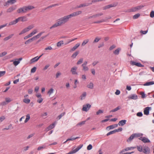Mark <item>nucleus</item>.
<instances>
[{
	"label": "nucleus",
	"instance_id": "1",
	"mask_svg": "<svg viewBox=\"0 0 154 154\" xmlns=\"http://www.w3.org/2000/svg\"><path fill=\"white\" fill-rule=\"evenodd\" d=\"M82 13V12L81 11H78L69 15L64 16L59 19L57 20V22L50 27V29H51L58 26H62L67 22L70 18L78 15L81 14Z\"/></svg>",
	"mask_w": 154,
	"mask_h": 154
},
{
	"label": "nucleus",
	"instance_id": "2",
	"mask_svg": "<svg viewBox=\"0 0 154 154\" xmlns=\"http://www.w3.org/2000/svg\"><path fill=\"white\" fill-rule=\"evenodd\" d=\"M43 32H41L38 33L37 35L34 36L32 38L29 39L25 42V44H28L34 40L38 38L42 35Z\"/></svg>",
	"mask_w": 154,
	"mask_h": 154
},
{
	"label": "nucleus",
	"instance_id": "3",
	"mask_svg": "<svg viewBox=\"0 0 154 154\" xmlns=\"http://www.w3.org/2000/svg\"><path fill=\"white\" fill-rule=\"evenodd\" d=\"M34 27V25L33 24H32L29 26L23 29L19 33V35H21L28 32L30 30L32 29Z\"/></svg>",
	"mask_w": 154,
	"mask_h": 154
},
{
	"label": "nucleus",
	"instance_id": "4",
	"mask_svg": "<svg viewBox=\"0 0 154 154\" xmlns=\"http://www.w3.org/2000/svg\"><path fill=\"white\" fill-rule=\"evenodd\" d=\"M143 6V5H139L137 6L136 7H133L131 8L130 9H129L126 12H135L136 11L140 9H142Z\"/></svg>",
	"mask_w": 154,
	"mask_h": 154
},
{
	"label": "nucleus",
	"instance_id": "5",
	"mask_svg": "<svg viewBox=\"0 0 154 154\" xmlns=\"http://www.w3.org/2000/svg\"><path fill=\"white\" fill-rule=\"evenodd\" d=\"M117 5V3H115L113 4H111L110 5H109L105 6L103 7V10H105L107 9H109L112 7H116Z\"/></svg>",
	"mask_w": 154,
	"mask_h": 154
},
{
	"label": "nucleus",
	"instance_id": "6",
	"mask_svg": "<svg viewBox=\"0 0 154 154\" xmlns=\"http://www.w3.org/2000/svg\"><path fill=\"white\" fill-rule=\"evenodd\" d=\"M130 63L132 66L135 65L139 67H142L143 66L140 63L137 62L132 60L130 61Z\"/></svg>",
	"mask_w": 154,
	"mask_h": 154
},
{
	"label": "nucleus",
	"instance_id": "7",
	"mask_svg": "<svg viewBox=\"0 0 154 154\" xmlns=\"http://www.w3.org/2000/svg\"><path fill=\"white\" fill-rule=\"evenodd\" d=\"M77 67L74 66L72 67L70 70V72L72 75H77L78 73L77 72Z\"/></svg>",
	"mask_w": 154,
	"mask_h": 154
},
{
	"label": "nucleus",
	"instance_id": "8",
	"mask_svg": "<svg viewBox=\"0 0 154 154\" xmlns=\"http://www.w3.org/2000/svg\"><path fill=\"white\" fill-rule=\"evenodd\" d=\"M91 107V105L89 104H87L83 106L82 110L84 111L87 112Z\"/></svg>",
	"mask_w": 154,
	"mask_h": 154
},
{
	"label": "nucleus",
	"instance_id": "9",
	"mask_svg": "<svg viewBox=\"0 0 154 154\" xmlns=\"http://www.w3.org/2000/svg\"><path fill=\"white\" fill-rule=\"evenodd\" d=\"M151 109V107H147L145 108L143 111L144 114L146 115H148L149 114V111Z\"/></svg>",
	"mask_w": 154,
	"mask_h": 154
},
{
	"label": "nucleus",
	"instance_id": "10",
	"mask_svg": "<svg viewBox=\"0 0 154 154\" xmlns=\"http://www.w3.org/2000/svg\"><path fill=\"white\" fill-rule=\"evenodd\" d=\"M25 6L19 8L17 10V12L18 13H25L26 12V10H25Z\"/></svg>",
	"mask_w": 154,
	"mask_h": 154
},
{
	"label": "nucleus",
	"instance_id": "11",
	"mask_svg": "<svg viewBox=\"0 0 154 154\" xmlns=\"http://www.w3.org/2000/svg\"><path fill=\"white\" fill-rule=\"evenodd\" d=\"M142 152L145 154H149L150 152L149 149L147 146H144Z\"/></svg>",
	"mask_w": 154,
	"mask_h": 154
},
{
	"label": "nucleus",
	"instance_id": "12",
	"mask_svg": "<svg viewBox=\"0 0 154 154\" xmlns=\"http://www.w3.org/2000/svg\"><path fill=\"white\" fill-rule=\"evenodd\" d=\"M43 55V54H42V55H41L39 57H38V56H37V57H35L32 59L30 60L31 63H34L35 62L39 60V59Z\"/></svg>",
	"mask_w": 154,
	"mask_h": 154
},
{
	"label": "nucleus",
	"instance_id": "13",
	"mask_svg": "<svg viewBox=\"0 0 154 154\" xmlns=\"http://www.w3.org/2000/svg\"><path fill=\"white\" fill-rule=\"evenodd\" d=\"M17 8L16 6L15 5L13 6H12L8 9L7 10V12H11L14 10L16 9Z\"/></svg>",
	"mask_w": 154,
	"mask_h": 154
},
{
	"label": "nucleus",
	"instance_id": "14",
	"mask_svg": "<svg viewBox=\"0 0 154 154\" xmlns=\"http://www.w3.org/2000/svg\"><path fill=\"white\" fill-rule=\"evenodd\" d=\"M18 21H21L22 22L26 21L27 20V18L25 16L20 17L17 18Z\"/></svg>",
	"mask_w": 154,
	"mask_h": 154
},
{
	"label": "nucleus",
	"instance_id": "15",
	"mask_svg": "<svg viewBox=\"0 0 154 154\" xmlns=\"http://www.w3.org/2000/svg\"><path fill=\"white\" fill-rule=\"evenodd\" d=\"M137 96L136 94H131L128 97V99H130L136 100L137 99Z\"/></svg>",
	"mask_w": 154,
	"mask_h": 154
},
{
	"label": "nucleus",
	"instance_id": "16",
	"mask_svg": "<svg viewBox=\"0 0 154 154\" xmlns=\"http://www.w3.org/2000/svg\"><path fill=\"white\" fill-rule=\"evenodd\" d=\"M140 139L141 140L143 143H147L150 142L149 140L146 137H142Z\"/></svg>",
	"mask_w": 154,
	"mask_h": 154
},
{
	"label": "nucleus",
	"instance_id": "17",
	"mask_svg": "<svg viewBox=\"0 0 154 154\" xmlns=\"http://www.w3.org/2000/svg\"><path fill=\"white\" fill-rule=\"evenodd\" d=\"M126 120H122L119 122L118 123V125L119 126H123L126 124Z\"/></svg>",
	"mask_w": 154,
	"mask_h": 154
},
{
	"label": "nucleus",
	"instance_id": "18",
	"mask_svg": "<svg viewBox=\"0 0 154 154\" xmlns=\"http://www.w3.org/2000/svg\"><path fill=\"white\" fill-rule=\"evenodd\" d=\"M18 22L17 18L15 20L12 21L10 22L9 23V25L11 26L16 24Z\"/></svg>",
	"mask_w": 154,
	"mask_h": 154
},
{
	"label": "nucleus",
	"instance_id": "19",
	"mask_svg": "<svg viewBox=\"0 0 154 154\" xmlns=\"http://www.w3.org/2000/svg\"><path fill=\"white\" fill-rule=\"evenodd\" d=\"M25 10H26V11H27L28 10H32L33 9L35 8V7L32 6V5H29L27 6H25Z\"/></svg>",
	"mask_w": 154,
	"mask_h": 154
},
{
	"label": "nucleus",
	"instance_id": "20",
	"mask_svg": "<svg viewBox=\"0 0 154 154\" xmlns=\"http://www.w3.org/2000/svg\"><path fill=\"white\" fill-rule=\"evenodd\" d=\"M16 2V1L15 0H9L7 1L6 3V5H8L9 4H13L15 3Z\"/></svg>",
	"mask_w": 154,
	"mask_h": 154
},
{
	"label": "nucleus",
	"instance_id": "21",
	"mask_svg": "<svg viewBox=\"0 0 154 154\" xmlns=\"http://www.w3.org/2000/svg\"><path fill=\"white\" fill-rule=\"evenodd\" d=\"M38 32V30L37 29H34L29 34L32 37Z\"/></svg>",
	"mask_w": 154,
	"mask_h": 154
},
{
	"label": "nucleus",
	"instance_id": "22",
	"mask_svg": "<svg viewBox=\"0 0 154 154\" xmlns=\"http://www.w3.org/2000/svg\"><path fill=\"white\" fill-rule=\"evenodd\" d=\"M17 60H18L15 61L13 62V64L15 66L17 65L20 63V61L22 60V58H20L19 59H17Z\"/></svg>",
	"mask_w": 154,
	"mask_h": 154
},
{
	"label": "nucleus",
	"instance_id": "23",
	"mask_svg": "<svg viewBox=\"0 0 154 154\" xmlns=\"http://www.w3.org/2000/svg\"><path fill=\"white\" fill-rule=\"evenodd\" d=\"M118 125L117 124H115L109 126L107 127L106 129L109 128V129H112L115 128L116 127L118 126Z\"/></svg>",
	"mask_w": 154,
	"mask_h": 154
},
{
	"label": "nucleus",
	"instance_id": "24",
	"mask_svg": "<svg viewBox=\"0 0 154 154\" xmlns=\"http://www.w3.org/2000/svg\"><path fill=\"white\" fill-rule=\"evenodd\" d=\"M121 50V49L120 48H119L116 50L115 51H113V53L114 54L118 55L119 54V53L120 50Z\"/></svg>",
	"mask_w": 154,
	"mask_h": 154
},
{
	"label": "nucleus",
	"instance_id": "25",
	"mask_svg": "<svg viewBox=\"0 0 154 154\" xmlns=\"http://www.w3.org/2000/svg\"><path fill=\"white\" fill-rule=\"evenodd\" d=\"M80 43H77L71 49L72 51H74L76 50L80 45Z\"/></svg>",
	"mask_w": 154,
	"mask_h": 154
},
{
	"label": "nucleus",
	"instance_id": "26",
	"mask_svg": "<svg viewBox=\"0 0 154 154\" xmlns=\"http://www.w3.org/2000/svg\"><path fill=\"white\" fill-rule=\"evenodd\" d=\"M23 101L25 103L28 104L30 102V100L28 98H24L23 100Z\"/></svg>",
	"mask_w": 154,
	"mask_h": 154
},
{
	"label": "nucleus",
	"instance_id": "27",
	"mask_svg": "<svg viewBox=\"0 0 154 154\" xmlns=\"http://www.w3.org/2000/svg\"><path fill=\"white\" fill-rule=\"evenodd\" d=\"M153 84H154V82L151 81L146 82V83H145L143 85L144 86H149Z\"/></svg>",
	"mask_w": 154,
	"mask_h": 154
},
{
	"label": "nucleus",
	"instance_id": "28",
	"mask_svg": "<svg viewBox=\"0 0 154 154\" xmlns=\"http://www.w3.org/2000/svg\"><path fill=\"white\" fill-rule=\"evenodd\" d=\"M86 95V93L85 92H83L81 95L80 96V98L81 100H82L85 98Z\"/></svg>",
	"mask_w": 154,
	"mask_h": 154
},
{
	"label": "nucleus",
	"instance_id": "29",
	"mask_svg": "<svg viewBox=\"0 0 154 154\" xmlns=\"http://www.w3.org/2000/svg\"><path fill=\"white\" fill-rule=\"evenodd\" d=\"M87 87L89 88L92 89L94 87V85L92 82H90L89 84H88L87 85Z\"/></svg>",
	"mask_w": 154,
	"mask_h": 154
},
{
	"label": "nucleus",
	"instance_id": "30",
	"mask_svg": "<svg viewBox=\"0 0 154 154\" xmlns=\"http://www.w3.org/2000/svg\"><path fill=\"white\" fill-rule=\"evenodd\" d=\"M13 35H14L13 34L10 35L8 36L5 37L4 39V40L5 41H7V40H8L9 39H10L12 37Z\"/></svg>",
	"mask_w": 154,
	"mask_h": 154
},
{
	"label": "nucleus",
	"instance_id": "31",
	"mask_svg": "<svg viewBox=\"0 0 154 154\" xmlns=\"http://www.w3.org/2000/svg\"><path fill=\"white\" fill-rule=\"evenodd\" d=\"M121 109V107L120 106H118L114 109H113L110 111V112H116L118 110L120 109Z\"/></svg>",
	"mask_w": 154,
	"mask_h": 154
},
{
	"label": "nucleus",
	"instance_id": "32",
	"mask_svg": "<svg viewBox=\"0 0 154 154\" xmlns=\"http://www.w3.org/2000/svg\"><path fill=\"white\" fill-rule=\"evenodd\" d=\"M54 91V89L53 88H51L48 91L47 93L50 96L53 93Z\"/></svg>",
	"mask_w": 154,
	"mask_h": 154
},
{
	"label": "nucleus",
	"instance_id": "33",
	"mask_svg": "<svg viewBox=\"0 0 154 154\" xmlns=\"http://www.w3.org/2000/svg\"><path fill=\"white\" fill-rule=\"evenodd\" d=\"M56 122H54L52 124L50 125L48 127V128L50 130L53 129L54 127V126L56 124Z\"/></svg>",
	"mask_w": 154,
	"mask_h": 154
},
{
	"label": "nucleus",
	"instance_id": "34",
	"mask_svg": "<svg viewBox=\"0 0 154 154\" xmlns=\"http://www.w3.org/2000/svg\"><path fill=\"white\" fill-rule=\"evenodd\" d=\"M64 44L63 41H61L57 43V46L58 47H60L62 45Z\"/></svg>",
	"mask_w": 154,
	"mask_h": 154
},
{
	"label": "nucleus",
	"instance_id": "35",
	"mask_svg": "<svg viewBox=\"0 0 154 154\" xmlns=\"http://www.w3.org/2000/svg\"><path fill=\"white\" fill-rule=\"evenodd\" d=\"M89 41V39H86L84 40L82 44V45L84 46L87 43H88Z\"/></svg>",
	"mask_w": 154,
	"mask_h": 154
},
{
	"label": "nucleus",
	"instance_id": "36",
	"mask_svg": "<svg viewBox=\"0 0 154 154\" xmlns=\"http://www.w3.org/2000/svg\"><path fill=\"white\" fill-rule=\"evenodd\" d=\"M134 135V134H132L130 136V137H129L128 139L127 140V141L128 142L131 141L132 140H133L135 137Z\"/></svg>",
	"mask_w": 154,
	"mask_h": 154
},
{
	"label": "nucleus",
	"instance_id": "37",
	"mask_svg": "<svg viewBox=\"0 0 154 154\" xmlns=\"http://www.w3.org/2000/svg\"><path fill=\"white\" fill-rule=\"evenodd\" d=\"M79 53L78 51H76L72 55V57L73 58H75Z\"/></svg>",
	"mask_w": 154,
	"mask_h": 154
},
{
	"label": "nucleus",
	"instance_id": "38",
	"mask_svg": "<svg viewBox=\"0 0 154 154\" xmlns=\"http://www.w3.org/2000/svg\"><path fill=\"white\" fill-rule=\"evenodd\" d=\"M30 119V115L29 114H27L26 115V118L24 122L25 123L27 122Z\"/></svg>",
	"mask_w": 154,
	"mask_h": 154
},
{
	"label": "nucleus",
	"instance_id": "39",
	"mask_svg": "<svg viewBox=\"0 0 154 154\" xmlns=\"http://www.w3.org/2000/svg\"><path fill=\"white\" fill-rule=\"evenodd\" d=\"M137 148L138 151L140 152H142L143 151V148L142 146H137Z\"/></svg>",
	"mask_w": 154,
	"mask_h": 154
},
{
	"label": "nucleus",
	"instance_id": "40",
	"mask_svg": "<svg viewBox=\"0 0 154 154\" xmlns=\"http://www.w3.org/2000/svg\"><path fill=\"white\" fill-rule=\"evenodd\" d=\"M77 151L76 150V149H74L68 152L67 154H72L73 153H75L77 152Z\"/></svg>",
	"mask_w": 154,
	"mask_h": 154
},
{
	"label": "nucleus",
	"instance_id": "41",
	"mask_svg": "<svg viewBox=\"0 0 154 154\" xmlns=\"http://www.w3.org/2000/svg\"><path fill=\"white\" fill-rule=\"evenodd\" d=\"M83 67L82 70L85 71H86L88 70V68L86 66H82Z\"/></svg>",
	"mask_w": 154,
	"mask_h": 154
},
{
	"label": "nucleus",
	"instance_id": "42",
	"mask_svg": "<svg viewBox=\"0 0 154 154\" xmlns=\"http://www.w3.org/2000/svg\"><path fill=\"white\" fill-rule=\"evenodd\" d=\"M115 133H116V132H115V130H114L113 131H111L110 132H108L106 134V135H107V136H109V135H110L111 134H114Z\"/></svg>",
	"mask_w": 154,
	"mask_h": 154
},
{
	"label": "nucleus",
	"instance_id": "43",
	"mask_svg": "<svg viewBox=\"0 0 154 154\" xmlns=\"http://www.w3.org/2000/svg\"><path fill=\"white\" fill-rule=\"evenodd\" d=\"M7 54V52L6 51L0 53V57H2L5 55Z\"/></svg>",
	"mask_w": 154,
	"mask_h": 154
},
{
	"label": "nucleus",
	"instance_id": "44",
	"mask_svg": "<svg viewBox=\"0 0 154 154\" xmlns=\"http://www.w3.org/2000/svg\"><path fill=\"white\" fill-rule=\"evenodd\" d=\"M86 122V121H83L82 122H79V123H78L77 125L78 126V125H83L85 124Z\"/></svg>",
	"mask_w": 154,
	"mask_h": 154
},
{
	"label": "nucleus",
	"instance_id": "45",
	"mask_svg": "<svg viewBox=\"0 0 154 154\" xmlns=\"http://www.w3.org/2000/svg\"><path fill=\"white\" fill-rule=\"evenodd\" d=\"M140 14H137L133 16V18L134 19H136L139 17Z\"/></svg>",
	"mask_w": 154,
	"mask_h": 154
},
{
	"label": "nucleus",
	"instance_id": "46",
	"mask_svg": "<svg viewBox=\"0 0 154 154\" xmlns=\"http://www.w3.org/2000/svg\"><path fill=\"white\" fill-rule=\"evenodd\" d=\"M83 61V58H82L80 59L77 62V64L79 65V64H81V63H82Z\"/></svg>",
	"mask_w": 154,
	"mask_h": 154
},
{
	"label": "nucleus",
	"instance_id": "47",
	"mask_svg": "<svg viewBox=\"0 0 154 154\" xmlns=\"http://www.w3.org/2000/svg\"><path fill=\"white\" fill-rule=\"evenodd\" d=\"M134 134L135 137H140L142 135V134Z\"/></svg>",
	"mask_w": 154,
	"mask_h": 154
},
{
	"label": "nucleus",
	"instance_id": "48",
	"mask_svg": "<svg viewBox=\"0 0 154 154\" xmlns=\"http://www.w3.org/2000/svg\"><path fill=\"white\" fill-rule=\"evenodd\" d=\"M5 101L6 103H8L11 102L12 100L11 99V98H5Z\"/></svg>",
	"mask_w": 154,
	"mask_h": 154
},
{
	"label": "nucleus",
	"instance_id": "49",
	"mask_svg": "<svg viewBox=\"0 0 154 154\" xmlns=\"http://www.w3.org/2000/svg\"><path fill=\"white\" fill-rule=\"evenodd\" d=\"M78 138H79V137H77L75 138H68L66 140V141H72V140H75L76 139Z\"/></svg>",
	"mask_w": 154,
	"mask_h": 154
},
{
	"label": "nucleus",
	"instance_id": "50",
	"mask_svg": "<svg viewBox=\"0 0 154 154\" xmlns=\"http://www.w3.org/2000/svg\"><path fill=\"white\" fill-rule=\"evenodd\" d=\"M73 41H74V39H69L67 42L65 43V45H66L67 44H68L70 42H72Z\"/></svg>",
	"mask_w": 154,
	"mask_h": 154
},
{
	"label": "nucleus",
	"instance_id": "51",
	"mask_svg": "<svg viewBox=\"0 0 154 154\" xmlns=\"http://www.w3.org/2000/svg\"><path fill=\"white\" fill-rule=\"evenodd\" d=\"M100 39V38H99L98 37H96L94 41V42H97Z\"/></svg>",
	"mask_w": 154,
	"mask_h": 154
},
{
	"label": "nucleus",
	"instance_id": "52",
	"mask_svg": "<svg viewBox=\"0 0 154 154\" xmlns=\"http://www.w3.org/2000/svg\"><path fill=\"white\" fill-rule=\"evenodd\" d=\"M6 72L5 71H1L0 72V77L4 75L5 74Z\"/></svg>",
	"mask_w": 154,
	"mask_h": 154
},
{
	"label": "nucleus",
	"instance_id": "53",
	"mask_svg": "<svg viewBox=\"0 0 154 154\" xmlns=\"http://www.w3.org/2000/svg\"><path fill=\"white\" fill-rule=\"evenodd\" d=\"M83 146V145H80L79 146L75 149L78 151L80 149H81Z\"/></svg>",
	"mask_w": 154,
	"mask_h": 154
},
{
	"label": "nucleus",
	"instance_id": "54",
	"mask_svg": "<svg viewBox=\"0 0 154 154\" xmlns=\"http://www.w3.org/2000/svg\"><path fill=\"white\" fill-rule=\"evenodd\" d=\"M116 133V132H120L122 130V128H120L118 129H115Z\"/></svg>",
	"mask_w": 154,
	"mask_h": 154
},
{
	"label": "nucleus",
	"instance_id": "55",
	"mask_svg": "<svg viewBox=\"0 0 154 154\" xmlns=\"http://www.w3.org/2000/svg\"><path fill=\"white\" fill-rule=\"evenodd\" d=\"M136 148V147H127V148H126L125 149V151H127L131 149H134Z\"/></svg>",
	"mask_w": 154,
	"mask_h": 154
},
{
	"label": "nucleus",
	"instance_id": "56",
	"mask_svg": "<svg viewBox=\"0 0 154 154\" xmlns=\"http://www.w3.org/2000/svg\"><path fill=\"white\" fill-rule=\"evenodd\" d=\"M140 94L142 98H144L146 97L145 94L143 92H141L140 93Z\"/></svg>",
	"mask_w": 154,
	"mask_h": 154
},
{
	"label": "nucleus",
	"instance_id": "57",
	"mask_svg": "<svg viewBox=\"0 0 154 154\" xmlns=\"http://www.w3.org/2000/svg\"><path fill=\"white\" fill-rule=\"evenodd\" d=\"M103 111L102 110H99L96 112V114L97 115H99L100 114L102 113Z\"/></svg>",
	"mask_w": 154,
	"mask_h": 154
},
{
	"label": "nucleus",
	"instance_id": "58",
	"mask_svg": "<svg viewBox=\"0 0 154 154\" xmlns=\"http://www.w3.org/2000/svg\"><path fill=\"white\" fill-rule=\"evenodd\" d=\"M150 16L152 18H153L154 17V11H152L151 12L150 14Z\"/></svg>",
	"mask_w": 154,
	"mask_h": 154
},
{
	"label": "nucleus",
	"instance_id": "59",
	"mask_svg": "<svg viewBox=\"0 0 154 154\" xmlns=\"http://www.w3.org/2000/svg\"><path fill=\"white\" fill-rule=\"evenodd\" d=\"M61 73L59 72H57L56 74V78H58L59 76L61 75Z\"/></svg>",
	"mask_w": 154,
	"mask_h": 154
},
{
	"label": "nucleus",
	"instance_id": "60",
	"mask_svg": "<svg viewBox=\"0 0 154 154\" xmlns=\"http://www.w3.org/2000/svg\"><path fill=\"white\" fill-rule=\"evenodd\" d=\"M92 148V146L91 144H89L87 147V149L88 150H90Z\"/></svg>",
	"mask_w": 154,
	"mask_h": 154
},
{
	"label": "nucleus",
	"instance_id": "61",
	"mask_svg": "<svg viewBox=\"0 0 154 154\" xmlns=\"http://www.w3.org/2000/svg\"><path fill=\"white\" fill-rule=\"evenodd\" d=\"M36 67H33L31 69V72H32V73L35 72V71H36Z\"/></svg>",
	"mask_w": 154,
	"mask_h": 154
},
{
	"label": "nucleus",
	"instance_id": "62",
	"mask_svg": "<svg viewBox=\"0 0 154 154\" xmlns=\"http://www.w3.org/2000/svg\"><path fill=\"white\" fill-rule=\"evenodd\" d=\"M64 113H62L60 115L57 117V118L60 119L64 115Z\"/></svg>",
	"mask_w": 154,
	"mask_h": 154
},
{
	"label": "nucleus",
	"instance_id": "63",
	"mask_svg": "<svg viewBox=\"0 0 154 154\" xmlns=\"http://www.w3.org/2000/svg\"><path fill=\"white\" fill-rule=\"evenodd\" d=\"M38 98L39 99H38L37 100V102L39 103H41L43 101V99L42 98V97Z\"/></svg>",
	"mask_w": 154,
	"mask_h": 154
},
{
	"label": "nucleus",
	"instance_id": "64",
	"mask_svg": "<svg viewBox=\"0 0 154 154\" xmlns=\"http://www.w3.org/2000/svg\"><path fill=\"white\" fill-rule=\"evenodd\" d=\"M5 119V117L4 116L0 117V122H2Z\"/></svg>",
	"mask_w": 154,
	"mask_h": 154
}]
</instances>
